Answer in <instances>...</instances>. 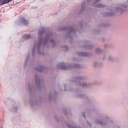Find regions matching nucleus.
Returning a JSON list of instances; mask_svg holds the SVG:
<instances>
[{
	"mask_svg": "<svg viewBox=\"0 0 128 128\" xmlns=\"http://www.w3.org/2000/svg\"><path fill=\"white\" fill-rule=\"evenodd\" d=\"M39 36L40 38L38 39V42H36L32 50V54H34L36 51L40 50V46L42 43H44V46H46L48 42H52V44H54V40L52 39V34H50V33H48L46 34V37L44 40L42 39V36L44 34V28H41L39 30Z\"/></svg>",
	"mask_w": 128,
	"mask_h": 128,
	"instance_id": "nucleus-1",
	"label": "nucleus"
},
{
	"mask_svg": "<svg viewBox=\"0 0 128 128\" xmlns=\"http://www.w3.org/2000/svg\"><path fill=\"white\" fill-rule=\"evenodd\" d=\"M12 0H0V6H4L6 4H10L12 2Z\"/></svg>",
	"mask_w": 128,
	"mask_h": 128,
	"instance_id": "nucleus-2",
	"label": "nucleus"
},
{
	"mask_svg": "<svg viewBox=\"0 0 128 128\" xmlns=\"http://www.w3.org/2000/svg\"><path fill=\"white\" fill-rule=\"evenodd\" d=\"M59 68L61 70H68V68L66 67V64L64 63H60L58 64Z\"/></svg>",
	"mask_w": 128,
	"mask_h": 128,
	"instance_id": "nucleus-3",
	"label": "nucleus"
},
{
	"mask_svg": "<svg viewBox=\"0 0 128 128\" xmlns=\"http://www.w3.org/2000/svg\"><path fill=\"white\" fill-rule=\"evenodd\" d=\"M22 24H24V26H28V22L24 18H22L21 20Z\"/></svg>",
	"mask_w": 128,
	"mask_h": 128,
	"instance_id": "nucleus-4",
	"label": "nucleus"
},
{
	"mask_svg": "<svg viewBox=\"0 0 128 128\" xmlns=\"http://www.w3.org/2000/svg\"><path fill=\"white\" fill-rule=\"evenodd\" d=\"M23 39H24V40H30V38H32V36H30V35H28V34H25L23 36Z\"/></svg>",
	"mask_w": 128,
	"mask_h": 128,
	"instance_id": "nucleus-5",
	"label": "nucleus"
},
{
	"mask_svg": "<svg viewBox=\"0 0 128 128\" xmlns=\"http://www.w3.org/2000/svg\"><path fill=\"white\" fill-rule=\"evenodd\" d=\"M117 10H118V12H124V9L119 8H118V9H117Z\"/></svg>",
	"mask_w": 128,
	"mask_h": 128,
	"instance_id": "nucleus-6",
	"label": "nucleus"
},
{
	"mask_svg": "<svg viewBox=\"0 0 128 128\" xmlns=\"http://www.w3.org/2000/svg\"><path fill=\"white\" fill-rule=\"evenodd\" d=\"M82 86H84V88L90 86V84H82Z\"/></svg>",
	"mask_w": 128,
	"mask_h": 128,
	"instance_id": "nucleus-7",
	"label": "nucleus"
},
{
	"mask_svg": "<svg viewBox=\"0 0 128 128\" xmlns=\"http://www.w3.org/2000/svg\"><path fill=\"white\" fill-rule=\"evenodd\" d=\"M104 6L103 5H102V4H98V5H96V7L97 8H104Z\"/></svg>",
	"mask_w": 128,
	"mask_h": 128,
	"instance_id": "nucleus-8",
	"label": "nucleus"
},
{
	"mask_svg": "<svg viewBox=\"0 0 128 128\" xmlns=\"http://www.w3.org/2000/svg\"><path fill=\"white\" fill-rule=\"evenodd\" d=\"M98 62H94V66H95V68H96V66H98Z\"/></svg>",
	"mask_w": 128,
	"mask_h": 128,
	"instance_id": "nucleus-9",
	"label": "nucleus"
},
{
	"mask_svg": "<svg viewBox=\"0 0 128 128\" xmlns=\"http://www.w3.org/2000/svg\"><path fill=\"white\" fill-rule=\"evenodd\" d=\"M82 56H86V53H82V54L81 55Z\"/></svg>",
	"mask_w": 128,
	"mask_h": 128,
	"instance_id": "nucleus-10",
	"label": "nucleus"
},
{
	"mask_svg": "<svg viewBox=\"0 0 128 128\" xmlns=\"http://www.w3.org/2000/svg\"><path fill=\"white\" fill-rule=\"evenodd\" d=\"M96 52H98V54H100V50L98 49V50H96Z\"/></svg>",
	"mask_w": 128,
	"mask_h": 128,
	"instance_id": "nucleus-11",
	"label": "nucleus"
},
{
	"mask_svg": "<svg viewBox=\"0 0 128 128\" xmlns=\"http://www.w3.org/2000/svg\"><path fill=\"white\" fill-rule=\"evenodd\" d=\"M114 16V14H110L108 16Z\"/></svg>",
	"mask_w": 128,
	"mask_h": 128,
	"instance_id": "nucleus-12",
	"label": "nucleus"
},
{
	"mask_svg": "<svg viewBox=\"0 0 128 128\" xmlns=\"http://www.w3.org/2000/svg\"><path fill=\"white\" fill-rule=\"evenodd\" d=\"M110 60H113L114 58H112V57H110Z\"/></svg>",
	"mask_w": 128,
	"mask_h": 128,
	"instance_id": "nucleus-13",
	"label": "nucleus"
},
{
	"mask_svg": "<svg viewBox=\"0 0 128 128\" xmlns=\"http://www.w3.org/2000/svg\"><path fill=\"white\" fill-rule=\"evenodd\" d=\"M122 8H126V5H122Z\"/></svg>",
	"mask_w": 128,
	"mask_h": 128,
	"instance_id": "nucleus-14",
	"label": "nucleus"
},
{
	"mask_svg": "<svg viewBox=\"0 0 128 128\" xmlns=\"http://www.w3.org/2000/svg\"><path fill=\"white\" fill-rule=\"evenodd\" d=\"M98 124H102V122H100Z\"/></svg>",
	"mask_w": 128,
	"mask_h": 128,
	"instance_id": "nucleus-15",
	"label": "nucleus"
},
{
	"mask_svg": "<svg viewBox=\"0 0 128 128\" xmlns=\"http://www.w3.org/2000/svg\"><path fill=\"white\" fill-rule=\"evenodd\" d=\"M0 128H4V127L2 126H0Z\"/></svg>",
	"mask_w": 128,
	"mask_h": 128,
	"instance_id": "nucleus-16",
	"label": "nucleus"
},
{
	"mask_svg": "<svg viewBox=\"0 0 128 128\" xmlns=\"http://www.w3.org/2000/svg\"><path fill=\"white\" fill-rule=\"evenodd\" d=\"M98 0H96V2H98Z\"/></svg>",
	"mask_w": 128,
	"mask_h": 128,
	"instance_id": "nucleus-17",
	"label": "nucleus"
}]
</instances>
